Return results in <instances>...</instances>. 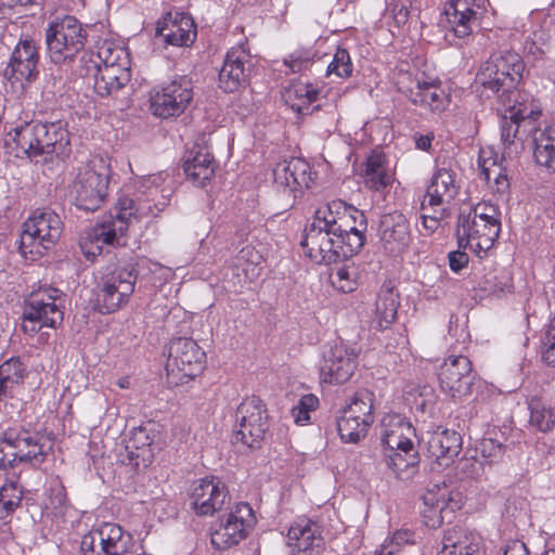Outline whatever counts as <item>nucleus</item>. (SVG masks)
I'll use <instances>...</instances> for the list:
<instances>
[{
  "label": "nucleus",
  "instance_id": "64",
  "mask_svg": "<svg viewBox=\"0 0 555 555\" xmlns=\"http://www.w3.org/2000/svg\"><path fill=\"white\" fill-rule=\"evenodd\" d=\"M503 555H529V551L522 541L513 540L506 544Z\"/></svg>",
  "mask_w": 555,
  "mask_h": 555
},
{
  "label": "nucleus",
  "instance_id": "63",
  "mask_svg": "<svg viewBox=\"0 0 555 555\" xmlns=\"http://www.w3.org/2000/svg\"><path fill=\"white\" fill-rule=\"evenodd\" d=\"M492 177L494 178V185H492V190L495 193L503 194L508 189V180L507 176L503 172V169L500 168L495 173H492Z\"/></svg>",
  "mask_w": 555,
  "mask_h": 555
},
{
  "label": "nucleus",
  "instance_id": "15",
  "mask_svg": "<svg viewBox=\"0 0 555 555\" xmlns=\"http://www.w3.org/2000/svg\"><path fill=\"white\" fill-rule=\"evenodd\" d=\"M508 115H504L501 121V139L508 154L517 152L516 141L520 144L530 137L535 120L541 112L527 105H513L508 108Z\"/></svg>",
  "mask_w": 555,
  "mask_h": 555
},
{
  "label": "nucleus",
  "instance_id": "56",
  "mask_svg": "<svg viewBox=\"0 0 555 555\" xmlns=\"http://www.w3.org/2000/svg\"><path fill=\"white\" fill-rule=\"evenodd\" d=\"M431 209L433 215H428L426 212L422 214V224L426 232L425 235L434 233L439 228L440 221L446 216V209L443 206Z\"/></svg>",
  "mask_w": 555,
  "mask_h": 555
},
{
  "label": "nucleus",
  "instance_id": "61",
  "mask_svg": "<svg viewBox=\"0 0 555 555\" xmlns=\"http://www.w3.org/2000/svg\"><path fill=\"white\" fill-rule=\"evenodd\" d=\"M479 168L481 170V175L483 176V179L487 181V183H490V180L492 178V173H495L501 167L496 165V160L489 157H483V152L479 156Z\"/></svg>",
  "mask_w": 555,
  "mask_h": 555
},
{
  "label": "nucleus",
  "instance_id": "50",
  "mask_svg": "<svg viewBox=\"0 0 555 555\" xmlns=\"http://www.w3.org/2000/svg\"><path fill=\"white\" fill-rule=\"evenodd\" d=\"M315 56L317 52L312 49H298L284 60V64L289 67L292 73H300L314 63Z\"/></svg>",
  "mask_w": 555,
  "mask_h": 555
},
{
  "label": "nucleus",
  "instance_id": "1",
  "mask_svg": "<svg viewBox=\"0 0 555 555\" xmlns=\"http://www.w3.org/2000/svg\"><path fill=\"white\" fill-rule=\"evenodd\" d=\"M52 449L51 439L35 429L14 425L0 438V468L18 463L40 464Z\"/></svg>",
  "mask_w": 555,
  "mask_h": 555
},
{
  "label": "nucleus",
  "instance_id": "36",
  "mask_svg": "<svg viewBox=\"0 0 555 555\" xmlns=\"http://www.w3.org/2000/svg\"><path fill=\"white\" fill-rule=\"evenodd\" d=\"M319 90L308 82H294L282 91V99L297 114H307L311 103L317 101Z\"/></svg>",
  "mask_w": 555,
  "mask_h": 555
},
{
  "label": "nucleus",
  "instance_id": "39",
  "mask_svg": "<svg viewBox=\"0 0 555 555\" xmlns=\"http://www.w3.org/2000/svg\"><path fill=\"white\" fill-rule=\"evenodd\" d=\"M399 307V295L395 293V287L391 283H385L376 300V314L379 318V326L387 327L397 318V310Z\"/></svg>",
  "mask_w": 555,
  "mask_h": 555
},
{
  "label": "nucleus",
  "instance_id": "43",
  "mask_svg": "<svg viewBox=\"0 0 555 555\" xmlns=\"http://www.w3.org/2000/svg\"><path fill=\"white\" fill-rule=\"evenodd\" d=\"M530 425L542 433H548L555 427V411L539 398L529 401Z\"/></svg>",
  "mask_w": 555,
  "mask_h": 555
},
{
  "label": "nucleus",
  "instance_id": "12",
  "mask_svg": "<svg viewBox=\"0 0 555 555\" xmlns=\"http://www.w3.org/2000/svg\"><path fill=\"white\" fill-rule=\"evenodd\" d=\"M256 524V517L251 506L246 502H240L229 513L225 521L211 533V543L217 548H228L244 540Z\"/></svg>",
  "mask_w": 555,
  "mask_h": 555
},
{
  "label": "nucleus",
  "instance_id": "26",
  "mask_svg": "<svg viewBox=\"0 0 555 555\" xmlns=\"http://www.w3.org/2000/svg\"><path fill=\"white\" fill-rule=\"evenodd\" d=\"M462 449V438L454 430H441L433 433L427 440L428 457L431 459V469L439 470L453 463Z\"/></svg>",
  "mask_w": 555,
  "mask_h": 555
},
{
  "label": "nucleus",
  "instance_id": "54",
  "mask_svg": "<svg viewBox=\"0 0 555 555\" xmlns=\"http://www.w3.org/2000/svg\"><path fill=\"white\" fill-rule=\"evenodd\" d=\"M542 360L550 366H555V317L550 321L542 340Z\"/></svg>",
  "mask_w": 555,
  "mask_h": 555
},
{
  "label": "nucleus",
  "instance_id": "32",
  "mask_svg": "<svg viewBox=\"0 0 555 555\" xmlns=\"http://www.w3.org/2000/svg\"><path fill=\"white\" fill-rule=\"evenodd\" d=\"M135 276L132 271L122 269L106 278V313L114 312L134 289Z\"/></svg>",
  "mask_w": 555,
  "mask_h": 555
},
{
  "label": "nucleus",
  "instance_id": "18",
  "mask_svg": "<svg viewBox=\"0 0 555 555\" xmlns=\"http://www.w3.org/2000/svg\"><path fill=\"white\" fill-rule=\"evenodd\" d=\"M39 50L33 39H21L14 48L3 72L5 79L14 82H34L39 75Z\"/></svg>",
  "mask_w": 555,
  "mask_h": 555
},
{
  "label": "nucleus",
  "instance_id": "35",
  "mask_svg": "<svg viewBox=\"0 0 555 555\" xmlns=\"http://www.w3.org/2000/svg\"><path fill=\"white\" fill-rule=\"evenodd\" d=\"M113 220L106 221V245H124L119 242V237L124 236L128 230V222L133 212V199L127 196H120L115 205Z\"/></svg>",
  "mask_w": 555,
  "mask_h": 555
},
{
  "label": "nucleus",
  "instance_id": "52",
  "mask_svg": "<svg viewBox=\"0 0 555 555\" xmlns=\"http://www.w3.org/2000/svg\"><path fill=\"white\" fill-rule=\"evenodd\" d=\"M470 220L491 221L501 223V211L496 205L488 202L478 203L468 214H465Z\"/></svg>",
  "mask_w": 555,
  "mask_h": 555
},
{
  "label": "nucleus",
  "instance_id": "5",
  "mask_svg": "<svg viewBox=\"0 0 555 555\" xmlns=\"http://www.w3.org/2000/svg\"><path fill=\"white\" fill-rule=\"evenodd\" d=\"M86 41V29L73 15L55 18L46 30L47 50L54 64L73 62L85 48Z\"/></svg>",
  "mask_w": 555,
  "mask_h": 555
},
{
  "label": "nucleus",
  "instance_id": "7",
  "mask_svg": "<svg viewBox=\"0 0 555 555\" xmlns=\"http://www.w3.org/2000/svg\"><path fill=\"white\" fill-rule=\"evenodd\" d=\"M63 222L57 214L49 209L36 210L25 222L20 249L26 254L41 255L60 240Z\"/></svg>",
  "mask_w": 555,
  "mask_h": 555
},
{
  "label": "nucleus",
  "instance_id": "10",
  "mask_svg": "<svg viewBox=\"0 0 555 555\" xmlns=\"http://www.w3.org/2000/svg\"><path fill=\"white\" fill-rule=\"evenodd\" d=\"M274 188L284 209L294 206L302 189L313 182L310 165L302 158H291L279 163L273 170Z\"/></svg>",
  "mask_w": 555,
  "mask_h": 555
},
{
  "label": "nucleus",
  "instance_id": "14",
  "mask_svg": "<svg viewBox=\"0 0 555 555\" xmlns=\"http://www.w3.org/2000/svg\"><path fill=\"white\" fill-rule=\"evenodd\" d=\"M488 0H450L444 5V15L450 29L459 38L468 37L480 26L488 11Z\"/></svg>",
  "mask_w": 555,
  "mask_h": 555
},
{
  "label": "nucleus",
  "instance_id": "27",
  "mask_svg": "<svg viewBox=\"0 0 555 555\" xmlns=\"http://www.w3.org/2000/svg\"><path fill=\"white\" fill-rule=\"evenodd\" d=\"M156 34L164 38L167 44L188 47L196 38L194 22L185 13H167L163 22H158Z\"/></svg>",
  "mask_w": 555,
  "mask_h": 555
},
{
  "label": "nucleus",
  "instance_id": "34",
  "mask_svg": "<svg viewBox=\"0 0 555 555\" xmlns=\"http://www.w3.org/2000/svg\"><path fill=\"white\" fill-rule=\"evenodd\" d=\"M361 176L363 177L364 185L375 192H383L393 181L392 176L386 168L385 157L379 153H372L366 158Z\"/></svg>",
  "mask_w": 555,
  "mask_h": 555
},
{
  "label": "nucleus",
  "instance_id": "28",
  "mask_svg": "<svg viewBox=\"0 0 555 555\" xmlns=\"http://www.w3.org/2000/svg\"><path fill=\"white\" fill-rule=\"evenodd\" d=\"M455 172L450 167H438L435 171L426 195L422 202V209L441 207L450 203L457 194Z\"/></svg>",
  "mask_w": 555,
  "mask_h": 555
},
{
  "label": "nucleus",
  "instance_id": "17",
  "mask_svg": "<svg viewBox=\"0 0 555 555\" xmlns=\"http://www.w3.org/2000/svg\"><path fill=\"white\" fill-rule=\"evenodd\" d=\"M412 436H414V428L399 416L390 417L389 423L383 421L382 441L388 450L395 452L390 455L395 466H401L399 463L402 460L401 453L410 459V461L405 460L404 466L415 463L417 452L414 450Z\"/></svg>",
  "mask_w": 555,
  "mask_h": 555
},
{
  "label": "nucleus",
  "instance_id": "40",
  "mask_svg": "<svg viewBox=\"0 0 555 555\" xmlns=\"http://www.w3.org/2000/svg\"><path fill=\"white\" fill-rule=\"evenodd\" d=\"M372 424L341 411L337 418V430L344 442L357 443L366 436Z\"/></svg>",
  "mask_w": 555,
  "mask_h": 555
},
{
  "label": "nucleus",
  "instance_id": "59",
  "mask_svg": "<svg viewBox=\"0 0 555 555\" xmlns=\"http://www.w3.org/2000/svg\"><path fill=\"white\" fill-rule=\"evenodd\" d=\"M449 266L453 272H460L468 264L469 257L465 251L453 250L448 255Z\"/></svg>",
  "mask_w": 555,
  "mask_h": 555
},
{
  "label": "nucleus",
  "instance_id": "21",
  "mask_svg": "<svg viewBox=\"0 0 555 555\" xmlns=\"http://www.w3.org/2000/svg\"><path fill=\"white\" fill-rule=\"evenodd\" d=\"M251 60L243 47L232 48L225 55L219 72V87L225 92H234L245 86L251 68Z\"/></svg>",
  "mask_w": 555,
  "mask_h": 555
},
{
  "label": "nucleus",
  "instance_id": "49",
  "mask_svg": "<svg viewBox=\"0 0 555 555\" xmlns=\"http://www.w3.org/2000/svg\"><path fill=\"white\" fill-rule=\"evenodd\" d=\"M352 62L346 49L338 48L327 66V75H336L340 78H348L352 74Z\"/></svg>",
  "mask_w": 555,
  "mask_h": 555
},
{
  "label": "nucleus",
  "instance_id": "37",
  "mask_svg": "<svg viewBox=\"0 0 555 555\" xmlns=\"http://www.w3.org/2000/svg\"><path fill=\"white\" fill-rule=\"evenodd\" d=\"M438 555H481L479 543L469 539L462 529L444 532Z\"/></svg>",
  "mask_w": 555,
  "mask_h": 555
},
{
  "label": "nucleus",
  "instance_id": "24",
  "mask_svg": "<svg viewBox=\"0 0 555 555\" xmlns=\"http://www.w3.org/2000/svg\"><path fill=\"white\" fill-rule=\"evenodd\" d=\"M287 540L295 555L319 553L323 546L321 526L309 518H299L289 527Z\"/></svg>",
  "mask_w": 555,
  "mask_h": 555
},
{
  "label": "nucleus",
  "instance_id": "8",
  "mask_svg": "<svg viewBox=\"0 0 555 555\" xmlns=\"http://www.w3.org/2000/svg\"><path fill=\"white\" fill-rule=\"evenodd\" d=\"M268 427V414L262 400L256 396L246 398L235 412L233 442H242L251 449L259 448Z\"/></svg>",
  "mask_w": 555,
  "mask_h": 555
},
{
  "label": "nucleus",
  "instance_id": "16",
  "mask_svg": "<svg viewBox=\"0 0 555 555\" xmlns=\"http://www.w3.org/2000/svg\"><path fill=\"white\" fill-rule=\"evenodd\" d=\"M501 223L476 221L465 217L463 211L457 218V240L460 247L468 246L473 251L487 253L500 235Z\"/></svg>",
  "mask_w": 555,
  "mask_h": 555
},
{
  "label": "nucleus",
  "instance_id": "53",
  "mask_svg": "<svg viewBox=\"0 0 555 555\" xmlns=\"http://www.w3.org/2000/svg\"><path fill=\"white\" fill-rule=\"evenodd\" d=\"M261 255L251 245H246L240 249L235 257V266L242 268L247 274L249 270L254 272L256 267L261 262Z\"/></svg>",
  "mask_w": 555,
  "mask_h": 555
},
{
  "label": "nucleus",
  "instance_id": "31",
  "mask_svg": "<svg viewBox=\"0 0 555 555\" xmlns=\"http://www.w3.org/2000/svg\"><path fill=\"white\" fill-rule=\"evenodd\" d=\"M191 507L198 516H212L231 501L228 488H193Z\"/></svg>",
  "mask_w": 555,
  "mask_h": 555
},
{
  "label": "nucleus",
  "instance_id": "19",
  "mask_svg": "<svg viewBox=\"0 0 555 555\" xmlns=\"http://www.w3.org/2000/svg\"><path fill=\"white\" fill-rule=\"evenodd\" d=\"M354 349L348 348L343 343L331 346L323 353L320 365L321 378L328 384H343L347 382L357 365Z\"/></svg>",
  "mask_w": 555,
  "mask_h": 555
},
{
  "label": "nucleus",
  "instance_id": "22",
  "mask_svg": "<svg viewBox=\"0 0 555 555\" xmlns=\"http://www.w3.org/2000/svg\"><path fill=\"white\" fill-rule=\"evenodd\" d=\"M378 231L383 247L389 254L402 253L411 242L410 222L401 212L382 216Z\"/></svg>",
  "mask_w": 555,
  "mask_h": 555
},
{
  "label": "nucleus",
  "instance_id": "62",
  "mask_svg": "<svg viewBox=\"0 0 555 555\" xmlns=\"http://www.w3.org/2000/svg\"><path fill=\"white\" fill-rule=\"evenodd\" d=\"M413 533L409 530H398L393 533L392 538L389 542L384 545H392L398 551L401 545L408 544L412 542Z\"/></svg>",
  "mask_w": 555,
  "mask_h": 555
},
{
  "label": "nucleus",
  "instance_id": "42",
  "mask_svg": "<svg viewBox=\"0 0 555 555\" xmlns=\"http://www.w3.org/2000/svg\"><path fill=\"white\" fill-rule=\"evenodd\" d=\"M374 401L375 395L369 389H360L353 393L349 404L343 410V412L374 423Z\"/></svg>",
  "mask_w": 555,
  "mask_h": 555
},
{
  "label": "nucleus",
  "instance_id": "4",
  "mask_svg": "<svg viewBox=\"0 0 555 555\" xmlns=\"http://www.w3.org/2000/svg\"><path fill=\"white\" fill-rule=\"evenodd\" d=\"M63 293L56 288L48 287L30 293L24 300L22 331L34 336L43 326L56 328L63 322Z\"/></svg>",
  "mask_w": 555,
  "mask_h": 555
},
{
  "label": "nucleus",
  "instance_id": "47",
  "mask_svg": "<svg viewBox=\"0 0 555 555\" xmlns=\"http://www.w3.org/2000/svg\"><path fill=\"white\" fill-rule=\"evenodd\" d=\"M345 244L338 242V238L335 236H331L328 238V243H324L322 245V249L326 250L322 253L319 258H314L313 261L317 263H337L352 257L353 255H349L345 248Z\"/></svg>",
  "mask_w": 555,
  "mask_h": 555
},
{
  "label": "nucleus",
  "instance_id": "55",
  "mask_svg": "<svg viewBox=\"0 0 555 555\" xmlns=\"http://www.w3.org/2000/svg\"><path fill=\"white\" fill-rule=\"evenodd\" d=\"M457 468V475L461 481H477L482 470V465L476 460H464L460 462Z\"/></svg>",
  "mask_w": 555,
  "mask_h": 555
},
{
  "label": "nucleus",
  "instance_id": "2",
  "mask_svg": "<svg viewBox=\"0 0 555 555\" xmlns=\"http://www.w3.org/2000/svg\"><path fill=\"white\" fill-rule=\"evenodd\" d=\"M14 141L29 158L64 154L69 144L68 131L60 124L26 122L15 128Z\"/></svg>",
  "mask_w": 555,
  "mask_h": 555
},
{
  "label": "nucleus",
  "instance_id": "23",
  "mask_svg": "<svg viewBox=\"0 0 555 555\" xmlns=\"http://www.w3.org/2000/svg\"><path fill=\"white\" fill-rule=\"evenodd\" d=\"M337 221L331 225L332 232L338 238V242L345 244V249L349 255L358 254L365 244V232L367 221L364 214L358 209L351 214L337 217Z\"/></svg>",
  "mask_w": 555,
  "mask_h": 555
},
{
  "label": "nucleus",
  "instance_id": "41",
  "mask_svg": "<svg viewBox=\"0 0 555 555\" xmlns=\"http://www.w3.org/2000/svg\"><path fill=\"white\" fill-rule=\"evenodd\" d=\"M79 247L87 260L94 261L102 255L104 247V222H96L92 228L85 230L79 240Z\"/></svg>",
  "mask_w": 555,
  "mask_h": 555
},
{
  "label": "nucleus",
  "instance_id": "30",
  "mask_svg": "<svg viewBox=\"0 0 555 555\" xmlns=\"http://www.w3.org/2000/svg\"><path fill=\"white\" fill-rule=\"evenodd\" d=\"M530 137L533 145V156L538 165L555 171V125L540 122L538 119Z\"/></svg>",
  "mask_w": 555,
  "mask_h": 555
},
{
  "label": "nucleus",
  "instance_id": "3",
  "mask_svg": "<svg viewBox=\"0 0 555 555\" xmlns=\"http://www.w3.org/2000/svg\"><path fill=\"white\" fill-rule=\"evenodd\" d=\"M525 64L520 55L512 51L491 54L476 75V83L492 93L502 92L499 96L504 102L506 94H513L514 89L522 78Z\"/></svg>",
  "mask_w": 555,
  "mask_h": 555
},
{
  "label": "nucleus",
  "instance_id": "11",
  "mask_svg": "<svg viewBox=\"0 0 555 555\" xmlns=\"http://www.w3.org/2000/svg\"><path fill=\"white\" fill-rule=\"evenodd\" d=\"M193 85L189 77L180 76L151 91L153 115L169 118L181 115L193 100Z\"/></svg>",
  "mask_w": 555,
  "mask_h": 555
},
{
  "label": "nucleus",
  "instance_id": "45",
  "mask_svg": "<svg viewBox=\"0 0 555 555\" xmlns=\"http://www.w3.org/2000/svg\"><path fill=\"white\" fill-rule=\"evenodd\" d=\"M26 374V367L18 358H11L0 365V389L13 387L21 383Z\"/></svg>",
  "mask_w": 555,
  "mask_h": 555
},
{
  "label": "nucleus",
  "instance_id": "51",
  "mask_svg": "<svg viewBox=\"0 0 555 555\" xmlns=\"http://www.w3.org/2000/svg\"><path fill=\"white\" fill-rule=\"evenodd\" d=\"M357 271L351 267H340L331 274V282L334 287L343 293H350L357 287Z\"/></svg>",
  "mask_w": 555,
  "mask_h": 555
},
{
  "label": "nucleus",
  "instance_id": "6",
  "mask_svg": "<svg viewBox=\"0 0 555 555\" xmlns=\"http://www.w3.org/2000/svg\"><path fill=\"white\" fill-rule=\"evenodd\" d=\"M206 354L195 340L178 337L168 347L167 383L179 386L195 378L204 370Z\"/></svg>",
  "mask_w": 555,
  "mask_h": 555
},
{
  "label": "nucleus",
  "instance_id": "44",
  "mask_svg": "<svg viewBox=\"0 0 555 555\" xmlns=\"http://www.w3.org/2000/svg\"><path fill=\"white\" fill-rule=\"evenodd\" d=\"M106 555H128L131 537L119 525L106 522Z\"/></svg>",
  "mask_w": 555,
  "mask_h": 555
},
{
  "label": "nucleus",
  "instance_id": "46",
  "mask_svg": "<svg viewBox=\"0 0 555 555\" xmlns=\"http://www.w3.org/2000/svg\"><path fill=\"white\" fill-rule=\"evenodd\" d=\"M356 209L357 208L347 205L343 201H333L328 203L325 207L319 208L315 211L314 219L322 222L323 227H331L338 220L337 217L351 214V211Z\"/></svg>",
  "mask_w": 555,
  "mask_h": 555
},
{
  "label": "nucleus",
  "instance_id": "13",
  "mask_svg": "<svg viewBox=\"0 0 555 555\" xmlns=\"http://www.w3.org/2000/svg\"><path fill=\"white\" fill-rule=\"evenodd\" d=\"M438 379L441 390L454 399L470 395L475 379L470 360L465 356H450L440 365Z\"/></svg>",
  "mask_w": 555,
  "mask_h": 555
},
{
  "label": "nucleus",
  "instance_id": "60",
  "mask_svg": "<svg viewBox=\"0 0 555 555\" xmlns=\"http://www.w3.org/2000/svg\"><path fill=\"white\" fill-rule=\"evenodd\" d=\"M503 452L504 447L492 439H485L481 443V453L485 457L499 459Z\"/></svg>",
  "mask_w": 555,
  "mask_h": 555
},
{
  "label": "nucleus",
  "instance_id": "38",
  "mask_svg": "<svg viewBox=\"0 0 555 555\" xmlns=\"http://www.w3.org/2000/svg\"><path fill=\"white\" fill-rule=\"evenodd\" d=\"M331 236H335L332 228L323 227L322 222L313 219L312 223L306 228L300 245L306 250L307 256L313 260L326 251L322 249V245L328 243Z\"/></svg>",
  "mask_w": 555,
  "mask_h": 555
},
{
  "label": "nucleus",
  "instance_id": "29",
  "mask_svg": "<svg viewBox=\"0 0 555 555\" xmlns=\"http://www.w3.org/2000/svg\"><path fill=\"white\" fill-rule=\"evenodd\" d=\"M399 90L415 104L428 107L430 111H440L446 103L443 90L434 81H427L424 76L410 79L409 85L399 82Z\"/></svg>",
  "mask_w": 555,
  "mask_h": 555
},
{
  "label": "nucleus",
  "instance_id": "33",
  "mask_svg": "<svg viewBox=\"0 0 555 555\" xmlns=\"http://www.w3.org/2000/svg\"><path fill=\"white\" fill-rule=\"evenodd\" d=\"M184 172L195 184L204 186L215 173L214 156L204 149L191 151L190 156L185 159Z\"/></svg>",
  "mask_w": 555,
  "mask_h": 555
},
{
  "label": "nucleus",
  "instance_id": "57",
  "mask_svg": "<svg viewBox=\"0 0 555 555\" xmlns=\"http://www.w3.org/2000/svg\"><path fill=\"white\" fill-rule=\"evenodd\" d=\"M106 56H108V66L121 65L129 66L130 60L127 49L116 46L114 48H106Z\"/></svg>",
  "mask_w": 555,
  "mask_h": 555
},
{
  "label": "nucleus",
  "instance_id": "58",
  "mask_svg": "<svg viewBox=\"0 0 555 555\" xmlns=\"http://www.w3.org/2000/svg\"><path fill=\"white\" fill-rule=\"evenodd\" d=\"M102 59L101 53L98 52L94 54L93 52L90 54L88 61H86V66L88 73H92L95 78V88H99L100 80H104V76L102 75Z\"/></svg>",
  "mask_w": 555,
  "mask_h": 555
},
{
  "label": "nucleus",
  "instance_id": "20",
  "mask_svg": "<svg viewBox=\"0 0 555 555\" xmlns=\"http://www.w3.org/2000/svg\"><path fill=\"white\" fill-rule=\"evenodd\" d=\"M426 509L423 512L425 524L429 527H438L443 521V513H453L460 509L464 503V495L460 488H427L422 495Z\"/></svg>",
  "mask_w": 555,
  "mask_h": 555
},
{
  "label": "nucleus",
  "instance_id": "25",
  "mask_svg": "<svg viewBox=\"0 0 555 555\" xmlns=\"http://www.w3.org/2000/svg\"><path fill=\"white\" fill-rule=\"evenodd\" d=\"M72 194L78 208L87 211L100 208L104 201L101 173L93 168H85L74 181Z\"/></svg>",
  "mask_w": 555,
  "mask_h": 555
},
{
  "label": "nucleus",
  "instance_id": "48",
  "mask_svg": "<svg viewBox=\"0 0 555 555\" xmlns=\"http://www.w3.org/2000/svg\"><path fill=\"white\" fill-rule=\"evenodd\" d=\"M108 56H106V93H112L125 87L130 81V65H111L108 66Z\"/></svg>",
  "mask_w": 555,
  "mask_h": 555
},
{
  "label": "nucleus",
  "instance_id": "9",
  "mask_svg": "<svg viewBox=\"0 0 555 555\" xmlns=\"http://www.w3.org/2000/svg\"><path fill=\"white\" fill-rule=\"evenodd\" d=\"M152 441L146 428H133L129 437L115 442L109 459L124 466L127 474H140L153 461Z\"/></svg>",
  "mask_w": 555,
  "mask_h": 555
}]
</instances>
